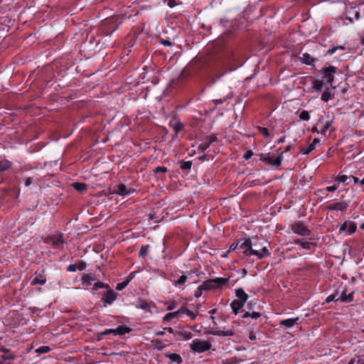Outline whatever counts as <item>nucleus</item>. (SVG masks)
<instances>
[{"mask_svg": "<svg viewBox=\"0 0 364 364\" xmlns=\"http://www.w3.org/2000/svg\"><path fill=\"white\" fill-rule=\"evenodd\" d=\"M266 244L267 242L264 240L259 239L257 237L252 238L251 240L252 255H255L259 259L269 255V252Z\"/></svg>", "mask_w": 364, "mask_h": 364, "instance_id": "obj_1", "label": "nucleus"}, {"mask_svg": "<svg viewBox=\"0 0 364 364\" xmlns=\"http://www.w3.org/2000/svg\"><path fill=\"white\" fill-rule=\"evenodd\" d=\"M191 349L196 353H203L211 348V343L208 341L195 339L191 343Z\"/></svg>", "mask_w": 364, "mask_h": 364, "instance_id": "obj_2", "label": "nucleus"}, {"mask_svg": "<svg viewBox=\"0 0 364 364\" xmlns=\"http://www.w3.org/2000/svg\"><path fill=\"white\" fill-rule=\"evenodd\" d=\"M262 160L267 164L278 166L281 164L282 161L283 160L282 154L278 156L276 158H274L273 156L270 154H263L261 157Z\"/></svg>", "mask_w": 364, "mask_h": 364, "instance_id": "obj_3", "label": "nucleus"}, {"mask_svg": "<svg viewBox=\"0 0 364 364\" xmlns=\"http://www.w3.org/2000/svg\"><path fill=\"white\" fill-rule=\"evenodd\" d=\"M239 252L246 255H252L251 240L241 239L239 240Z\"/></svg>", "mask_w": 364, "mask_h": 364, "instance_id": "obj_4", "label": "nucleus"}, {"mask_svg": "<svg viewBox=\"0 0 364 364\" xmlns=\"http://www.w3.org/2000/svg\"><path fill=\"white\" fill-rule=\"evenodd\" d=\"M291 230L294 233L301 236H307L310 233L307 228L301 223H294L291 227Z\"/></svg>", "mask_w": 364, "mask_h": 364, "instance_id": "obj_5", "label": "nucleus"}, {"mask_svg": "<svg viewBox=\"0 0 364 364\" xmlns=\"http://www.w3.org/2000/svg\"><path fill=\"white\" fill-rule=\"evenodd\" d=\"M336 73V68L334 66H329L324 69L323 71V75L324 80L329 85H331L333 82L334 74Z\"/></svg>", "mask_w": 364, "mask_h": 364, "instance_id": "obj_6", "label": "nucleus"}, {"mask_svg": "<svg viewBox=\"0 0 364 364\" xmlns=\"http://www.w3.org/2000/svg\"><path fill=\"white\" fill-rule=\"evenodd\" d=\"M228 281V278L217 277L207 281L205 284L208 287L216 288L226 284Z\"/></svg>", "mask_w": 364, "mask_h": 364, "instance_id": "obj_7", "label": "nucleus"}, {"mask_svg": "<svg viewBox=\"0 0 364 364\" xmlns=\"http://www.w3.org/2000/svg\"><path fill=\"white\" fill-rule=\"evenodd\" d=\"M46 242L58 247L64 243V240L63 239L61 234L57 233L46 237Z\"/></svg>", "mask_w": 364, "mask_h": 364, "instance_id": "obj_8", "label": "nucleus"}, {"mask_svg": "<svg viewBox=\"0 0 364 364\" xmlns=\"http://www.w3.org/2000/svg\"><path fill=\"white\" fill-rule=\"evenodd\" d=\"M355 230L356 225L355 223L351 221H346L340 227L341 232L347 231L349 235L354 233Z\"/></svg>", "mask_w": 364, "mask_h": 364, "instance_id": "obj_9", "label": "nucleus"}, {"mask_svg": "<svg viewBox=\"0 0 364 364\" xmlns=\"http://www.w3.org/2000/svg\"><path fill=\"white\" fill-rule=\"evenodd\" d=\"M131 329L126 326H119L117 328H110L105 331V334L113 333L114 335H124L129 333Z\"/></svg>", "mask_w": 364, "mask_h": 364, "instance_id": "obj_10", "label": "nucleus"}, {"mask_svg": "<svg viewBox=\"0 0 364 364\" xmlns=\"http://www.w3.org/2000/svg\"><path fill=\"white\" fill-rule=\"evenodd\" d=\"M46 279L45 276L40 273L38 274L37 272L32 277L31 284V285H38L41 284L43 285L46 284Z\"/></svg>", "mask_w": 364, "mask_h": 364, "instance_id": "obj_11", "label": "nucleus"}, {"mask_svg": "<svg viewBox=\"0 0 364 364\" xmlns=\"http://www.w3.org/2000/svg\"><path fill=\"white\" fill-rule=\"evenodd\" d=\"M338 301L341 302H350L353 300V293L351 292L348 294L346 291H342L341 294L337 291Z\"/></svg>", "mask_w": 364, "mask_h": 364, "instance_id": "obj_12", "label": "nucleus"}, {"mask_svg": "<svg viewBox=\"0 0 364 364\" xmlns=\"http://www.w3.org/2000/svg\"><path fill=\"white\" fill-rule=\"evenodd\" d=\"M348 207V203L345 202H338L328 205V208L331 210L343 211Z\"/></svg>", "mask_w": 364, "mask_h": 364, "instance_id": "obj_13", "label": "nucleus"}, {"mask_svg": "<svg viewBox=\"0 0 364 364\" xmlns=\"http://www.w3.org/2000/svg\"><path fill=\"white\" fill-rule=\"evenodd\" d=\"M299 317H296V318H291L282 320L279 322V325L285 326L286 328H291L296 323V322L299 321Z\"/></svg>", "mask_w": 364, "mask_h": 364, "instance_id": "obj_14", "label": "nucleus"}, {"mask_svg": "<svg viewBox=\"0 0 364 364\" xmlns=\"http://www.w3.org/2000/svg\"><path fill=\"white\" fill-rule=\"evenodd\" d=\"M170 126L173 128L175 133L177 134L183 127L182 123H181L176 118H173L170 121Z\"/></svg>", "mask_w": 364, "mask_h": 364, "instance_id": "obj_15", "label": "nucleus"}, {"mask_svg": "<svg viewBox=\"0 0 364 364\" xmlns=\"http://www.w3.org/2000/svg\"><path fill=\"white\" fill-rule=\"evenodd\" d=\"M235 295L237 297V300H239L245 304L246 303L248 299V295L245 292V291L242 288H239L235 290Z\"/></svg>", "mask_w": 364, "mask_h": 364, "instance_id": "obj_16", "label": "nucleus"}, {"mask_svg": "<svg viewBox=\"0 0 364 364\" xmlns=\"http://www.w3.org/2000/svg\"><path fill=\"white\" fill-rule=\"evenodd\" d=\"M245 303L235 299L231 303L230 306L234 314L237 315L239 313L240 309H242Z\"/></svg>", "mask_w": 364, "mask_h": 364, "instance_id": "obj_17", "label": "nucleus"}, {"mask_svg": "<svg viewBox=\"0 0 364 364\" xmlns=\"http://www.w3.org/2000/svg\"><path fill=\"white\" fill-rule=\"evenodd\" d=\"M115 299H116V296H115V294H114V291H112V290L108 291L105 295V299H104L105 305L111 304L115 300Z\"/></svg>", "mask_w": 364, "mask_h": 364, "instance_id": "obj_18", "label": "nucleus"}, {"mask_svg": "<svg viewBox=\"0 0 364 364\" xmlns=\"http://www.w3.org/2000/svg\"><path fill=\"white\" fill-rule=\"evenodd\" d=\"M213 335L221 336H232L235 335V331L232 328H228L227 330H219L214 333Z\"/></svg>", "mask_w": 364, "mask_h": 364, "instance_id": "obj_19", "label": "nucleus"}, {"mask_svg": "<svg viewBox=\"0 0 364 364\" xmlns=\"http://www.w3.org/2000/svg\"><path fill=\"white\" fill-rule=\"evenodd\" d=\"M82 284L84 285H91L92 282L94 281V277L92 274H84L81 279Z\"/></svg>", "mask_w": 364, "mask_h": 364, "instance_id": "obj_20", "label": "nucleus"}, {"mask_svg": "<svg viewBox=\"0 0 364 364\" xmlns=\"http://www.w3.org/2000/svg\"><path fill=\"white\" fill-rule=\"evenodd\" d=\"M315 60L316 59L312 58L311 55L307 53H304L301 57V62L306 65H312Z\"/></svg>", "mask_w": 364, "mask_h": 364, "instance_id": "obj_21", "label": "nucleus"}, {"mask_svg": "<svg viewBox=\"0 0 364 364\" xmlns=\"http://www.w3.org/2000/svg\"><path fill=\"white\" fill-rule=\"evenodd\" d=\"M132 193L131 189H127L124 184H120L117 190V193L120 196H127Z\"/></svg>", "mask_w": 364, "mask_h": 364, "instance_id": "obj_22", "label": "nucleus"}, {"mask_svg": "<svg viewBox=\"0 0 364 364\" xmlns=\"http://www.w3.org/2000/svg\"><path fill=\"white\" fill-rule=\"evenodd\" d=\"M188 279V275L183 274L177 280L173 282L175 287L183 286Z\"/></svg>", "mask_w": 364, "mask_h": 364, "instance_id": "obj_23", "label": "nucleus"}, {"mask_svg": "<svg viewBox=\"0 0 364 364\" xmlns=\"http://www.w3.org/2000/svg\"><path fill=\"white\" fill-rule=\"evenodd\" d=\"M232 96H233V95H232V92H230L226 97L220 98V99L213 100V102H214V104L215 105H221V104L225 103L228 100L232 98Z\"/></svg>", "mask_w": 364, "mask_h": 364, "instance_id": "obj_24", "label": "nucleus"}, {"mask_svg": "<svg viewBox=\"0 0 364 364\" xmlns=\"http://www.w3.org/2000/svg\"><path fill=\"white\" fill-rule=\"evenodd\" d=\"M348 364H364V356L358 355L350 359Z\"/></svg>", "mask_w": 364, "mask_h": 364, "instance_id": "obj_25", "label": "nucleus"}, {"mask_svg": "<svg viewBox=\"0 0 364 364\" xmlns=\"http://www.w3.org/2000/svg\"><path fill=\"white\" fill-rule=\"evenodd\" d=\"M295 244L299 245L301 246L303 249L308 250L310 248L311 242L308 241H303L301 240H296L294 241Z\"/></svg>", "mask_w": 364, "mask_h": 364, "instance_id": "obj_26", "label": "nucleus"}, {"mask_svg": "<svg viewBox=\"0 0 364 364\" xmlns=\"http://www.w3.org/2000/svg\"><path fill=\"white\" fill-rule=\"evenodd\" d=\"M51 350L50 348L47 346H41L35 350L38 354L47 353Z\"/></svg>", "mask_w": 364, "mask_h": 364, "instance_id": "obj_27", "label": "nucleus"}, {"mask_svg": "<svg viewBox=\"0 0 364 364\" xmlns=\"http://www.w3.org/2000/svg\"><path fill=\"white\" fill-rule=\"evenodd\" d=\"M73 186L79 192H83L87 188L86 184L83 183H75Z\"/></svg>", "mask_w": 364, "mask_h": 364, "instance_id": "obj_28", "label": "nucleus"}, {"mask_svg": "<svg viewBox=\"0 0 364 364\" xmlns=\"http://www.w3.org/2000/svg\"><path fill=\"white\" fill-rule=\"evenodd\" d=\"M258 129L260 132V133L266 138H267V139L272 138V134L269 132V131L267 128L259 127Z\"/></svg>", "mask_w": 364, "mask_h": 364, "instance_id": "obj_29", "label": "nucleus"}, {"mask_svg": "<svg viewBox=\"0 0 364 364\" xmlns=\"http://www.w3.org/2000/svg\"><path fill=\"white\" fill-rule=\"evenodd\" d=\"M10 162L6 160L0 161V172L8 169L10 167Z\"/></svg>", "mask_w": 364, "mask_h": 364, "instance_id": "obj_30", "label": "nucleus"}, {"mask_svg": "<svg viewBox=\"0 0 364 364\" xmlns=\"http://www.w3.org/2000/svg\"><path fill=\"white\" fill-rule=\"evenodd\" d=\"M260 316H261V314L259 312H252V313L246 312L242 316L243 318L251 317L252 318H254V319H257V318H259Z\"/></svg>", "mask_w": 364, "mask_h": 364, "instance_id": "obj_31", "label": "nucleus"}, {"mask_svg": "<svg viewBox=\"0 0 364 364\" xmlns=\"http://www.w3.org/2000/svg\"><path fill=\"white\" fill-rule=\"evenodd\" d=\"M170 360L173 362H177L178 363H181L182 362V359L181 356L176 353H172L168 355Z\"/></svg>", "mask_w": 364, "mask_h": 364, "instance_id": "obj_32", "label": "nucleus"}, {"mask_svg": "<svg viewBox=\"0 0 364 364\" xmlns=\"http://www.w3.org/2000/svg\"><path fill=\"white\" fill-rule=\"evenodd\" d=\"M299 118L301 120L308 121L310 119L309 113L306 110H303L299 114Z\"/></svg>", "mask_w": 364, "mask_h": 364, "instance_id": "obj_33", "label": "nucleus"}, {"mask_svg": "<svg viewBox=\"0 0 364 364\" xmlns=\"http://www.w3.org/2000/svg\"><path fill=\"white\" fill-rule=\"evenodd\" d=\"M149 245H142L139 250V256L145 257L148 254L149 252Z\"/></svg>", "mask_w": 364, "mask_h": 364, "instance_id": "obj_34", "label": "nucleus"}, {"mask_svg": "<svg viewBox=\"0 0 364 364\" xmlns=\"http://www.w3.org/2000/svg\"><path fill=\"white\" fill-rule=\"evenodd\" d=\"M136 308L147 310L149 308V304L145 301H140L136 304Z\"/></svg>", "mask_w": 364, "mask_h": 364, "instance_id": "obj_35", "label": "nucleus"}, {"mask_svg": "<svg viewBox=\"0 0 364 364\" xmlns=\"http://www.w3.org/2000/svg\"><path fill=\"white\" fill-rule=\"evenodd\" d=\"M314 149H315L314 144H309V146L306 149H302L301 150V153L302 154L307 155V154H310Z\"/></svg>", "mask_w": 364, "mask_h": 364, "instance_id": "obj_36", "label": "nucleus"}, {"mask_svg": "<svg viewBox=\"0 0 364 364\" xmlns=\"http://www.w3.org/2000/svg\"><path fill=\"white\" fill-rule=\"evenodd\" d=\"M179 335L185 340H189L192 338V334L189 331H182L179 333Z\"/></svg>", "mask_w": 364, "mask_h": 364, "instance_id": "obj_37", "label": "nucleus"}, {"mask_svg": "<svg viewBox=\"0 0 364 364\" xmlns=\"http://www.w3.org/2000/svg\"><path fill=\"white\" fill-rule=\"evenodd\" d=\"M176 316H177V313H175V311L168 313L164 316V321H169L171 319H173V318H175Z\"/></svg>", "mask_w": 364, "mask_h": 364, "instance_id": "obj_38", "label": "nucleus"}, {"mask_svg": "<svg viewBox=\"0 0 364 364\" xmlns=\"http://www.w3.org/2000/svg\"><path fill=\"white\" fill-rule=\"evenodd\" d=\"M323 82L320 80H316L314 82L313 87L316 90H321L323 87Z\"/></svg>", "mask_w": 364, "mask_h": 364, "instance_id": "obj_39", "label": "nucleus"}, {"mask_svg": "<svg viewBox=\"0 0 364 364\" xmlns=\"http://www.w3.org/2000/svg\"><path fill=\"white\" fill-rule=\"evenodd\" d=\"M332 301H338L336 293L329 295L326 299V303H329Z\"/></svg>", "mask_w": 364, "mask_h": 364, "instance_id": "obj_40", "label": "nucleus"}, {"mask_svg": "<svg viewBox=\"0 0 364 364\" xmlns=\"http://www.w3.org/2000/svg\"><path fill=\"white\" fill-rule=\"evenodd\" d=\"M127 284H128V282H122L118 283L117 284L116 289L121 291V290L124 289L127 286Z\"/></svg>", "mask_w": 364, "mask_h": 364, "instance_id": "obj_41", "label": "nucleus"}, {"mask_svg": "<svg viewBox=\"0 0 364 364\" xmlns=\"http://www.w3.org/2000/svg\"><path fill=\"white\" fill-rule=\"evenodd\" d=\"M329 127H330V124H329V123H328V122H326V123L323 125V127H322V128L321 129V130H320V132H319V133H320V134H326V132L328 130Z\"/></svg>", "mask_w": 364, "mask_h": 364, "instance_id": "obj_42", "label": "nucleus"}, {"mask_svg": "<svg viewBox=\"0 0 364 364\" xmlns=\"http://www.w3.org/2000/svg\"><path fill=\"white\" fill-rule=\"evenodd\" d=\"M107 287V285L102 282H96L93 285V289L97 290L100 288H105Z\"/></svg>", "mask_w": 364, "mask_h": 364, "instance_id": "obj_43", "label": "nucleus"}, {"mask_svg": "<svg viewBox=\"0 0 364 364\" xmlns=\"http://www.w3.org/2000/svg\"><path fill=\"white\" fill-rule=\"evenodd\" d=\"M186 314L189 316L192 320H195L197 317V314L194 312L190 311L189 309H186Z\"/></svg>", "mask_w": 364, "mask_h": 364, "instance_id": "obj_44", "label": "nucleus"}, {"mask_svg": "<svg viewBox=\"0 0 364 364\" xmlns=\"http://www.w3.org/2000/svg\"><path fill=\"white\" fill-rule=\"evenodd\" d=\"M331 95L328 92H324L321 95V100L324 102H328L330 100Z\"/></svg>", "mask_w": 364, "mask_h": 364, "instance_id": "obj_45", "label": "nucleus"}, {"mask_svg": "<svg viewBox=\"0 0 364 364\" xmlns=\"http://www.w3.org/2000/svg\"><path fill=\"white\" fill-rule=\"evenodd\" d=\"M348 177L347 176L343 175L338 178L337 181L338 183H348Z\"/></svg>", "mask_w": 364, "mask_h": 364, "instance_id": "obj_46", "label": "nucleus"}, {"mask_svg": "<svg viewBox=\"0 0 364 364\" xmlns=\"http://www.w3.org/2000/svg\"><path fill=\"white\" fill-rule=\"evenodd\" d=\"M337 188H338V184L335 183L331 186H328V187L325 188L324 190L328 192H331V191H336Z\"/></svg>", "mask_w": 364, "mask_h": 364, "instance_id": "obj_47", "label": "nucleus"}, {"mask_svg": "<svg viewBox=\"0 0 364 364\" xmlns=\"http://www.w3.org/2000/svg\"><path fill=\"white\" fill-rule=\"evenodd\" d=\"M237 250L239 251V241L237 243L232 244L229 248V251Z\"/></svg>", "mask_w": 364, "mask_h": 364, "instance_id": "obj_48", "label": "nucleus"}, {"mask_svg": "<svg viewBox=\"0 0 364 364\" xmlns=\"http://www.w3.org/2000/svg\"><path fill=\"white\" fill-rule=\"evenodd\" d=\"M166 171H167V168L166 167L158 166L155 168L156 173H159V172L165 173Z\"/></svg>", "mask_w": 364, "mask_h": 364, "instance_id": "obj_49", "label": "nucleus"}, {"mask_svg": "<svg viewBox=\"0 0 364 364\" xmlns=\"http://www.w3.org/2000/svg\"><path fill=\"white\" fill-rule=\"evenodd\" d=\"M186 309H187V308L182 307V308L179 309L178 311H175V313H177V316L181 314H186Z\"/></svg>", "mask_w": 364, "mask_h": 364, "instance_id": "obj_50", "label": "nucleus"}, {"mask_svg": "<svg viewBox=\"0 0 364 364\" xmlns=\"http://www.w3.org/2000/svg\"><path fill=\"white\" fill-rule=\"evenodd\" d=\"M161 44L166 46H170L172 45V43L168 40H161Z\"/></svg>", "mask_w": 364, "mask_h": 364, "instance_id": "obj_51", "label": "nucleus"}, {"mask_svg": "<svg viewBox=\"0 0 364 364\" xmlns=\"http://www.w3.org/2000/svg\"><path fill=\"white\" fill-rule=\"evenodd\" d=\"M167 4L169 7L172 8L176 5L173 0H168Z\"/></svg>", "mask_w": 364, "mask_h": 364, "instance_id": "obj_52", "label": "nucleus"}, {"mask_svg": "<svg viewBox=\"0 0 364 364\" xmlns=\"http://www.w3.org/2000/svg\"><path fill=\"white\" fill-rule=\"evenodd\" d=\"M249 338L250 340H255L257 338L256 334L254 332H250L249 334Z\"/></svg>", "mask_w": 364, "mask_h": 364, "instance_id": "obj_53", "label": "nucleus"}, {"mask_svg": "<svg viewBox=\"0 0 364 364\" xmlns=\"http://www.w3.org/2000/svg\"><path fill=\"white\" fill-rule=\"evenodd\" d=\"M14 355H9V356L1 355V358L3 359L4 360H9V359H14Z\"/></svg>", "mask_w": 364, "mask_h": 364, "instance_id": "obj_54", "label": "nucleus"}, {"mask_svg": "<svg viewBox=\"0 0 364 364\" xmlns=\"http://www.w3.org/2000/svg\"><path fill=\"white\" fill-rule=\"evenodd\" d=\"M338 50V48L336 47H334L331 49H329L328 51V53L330 54V55H333V53H335V52Z\"/></svg>", "mask_w": 364, "mask_h": 364, "instance_id": "obj_55", "label": "nucleus"}, {"mask_svg": "<svg viewBox=\"0 0 364 364\" xmlns=\"http://www.w3.org/2000/svg\"><path fill=\"white\" fill-rule=\"evenodd\" d=\"M252 155V153L251 151H248L245 154L244 157L245 159H249Z\"/></svg>", "mask_w": 364, "mask_h": 364, "instance_id": "obj_56", "label": "nucleus"}, {"mask_svg": "<svg viewBox=\"0 0 364 364\" xmlns=\"http://www.w3.org/2000/svg\"><path fill=\"white\" fill-rule=\"evenodd\" d=\"M182 169H187L191 168V165L188 163H185L183 165L181 166Z\"/></svg>", "mask_w": 364, "mask_h": 364, "instance_id": "obj_57", "label": "nucleus"}, {"mask_svg": "<svg viewBox=\"0 0 364 364\" xmlns=\"http://www.w3.org/2000/svg\"><path fill=\"white\" fill-rule=\"evenodd\" d=\"M223 364H237V363L235 360H229L225 361Z\"/></svg>", "mask_w": 364, "mask_h": 364, "instance_id": "obj_58", "label": "nucleus"}, {"mask_svg": "<svg viewBox=\"0 0 364 364\" xmlns=\"http://www.w3.org/2000/svg\"><path fill=\"white\" fill-rule=\"evenodd\" d=\"M70 272H75L76 270V267L75 265H70L68 269Z\"/></svg>", "mask_w": 364, "mask_h": 364, "instance_id": "obj_59", "label": "nucleus"}, {"mask_svg": "<svg viewBox=\"0 0 364 364\" xmlns=\"http://www.w3.org/2000/svg\"><path fill=\"white\" fill-rule=\"evenodd\" d=\"M165 331L166 330L164 329L163 331H156V332H155V335L156 336H162L164 334Z\"/></svg>", "mask_w": 364, "mask_h": 364, "instance_id": "obj_60", "label": "nucleus"}, {"mask_svg": "<svg viewBox=\"0 0 364 364\" xmlns=\"http://www.w3.org/2000/svg\"><path fill=\"white\" fill-rule=\"evenodd\" d=\"M320 141V140L317 138L314 139L313 140V142L311 144H314V146L316 147V144Z\"/></svg>", "mask_w": 364, "mask_h": 364, "instance_id": "obj_61", "label": "nucleus"}, {"mask_svg": "<svg viewBox=\"0 0 364 364\" xmlns=\"http://www.w3.org/2000/svg\"><path fill=\"white\" fill-rule=\"evenodd\" d=\"M164 330L167 331L170 333H174L173 329L171 327L169 328H164Z\"/></svg>", "mask_w": 364, "mask_h": 364, "instance_id": "obj_62", "label": "nucleus"}, {"mask_svg": "<svg viewBox=\"0 0 364 364\" xmlns=\"http://www.w3.org/2000/svg\"><path fill=\"white\" fill-rule=\"evenodd\" d=\"M352 178H353V182H354L355 183H358V182H360V181L358 177L353 176Z\"/></svg>", "mask_w": 364, "mask_h": 364, "instance_id": "obj_63", "label": "nucleus"}, {"mask_svg": "<svg viewBox=\"0 0 364 364\" xmlns=\"http://www.w3.org/2000/svg\"><path fill=\"white\" fill-rule=\"evenodd\" d=\"M285 140V138L284 136L282 137H280L279 139H278V143H283Z\"/></svg>", "mask_w": 364, "mask_h": 364, "instance_id": "obj_64", "label": "nucleus"}]
</instances>
